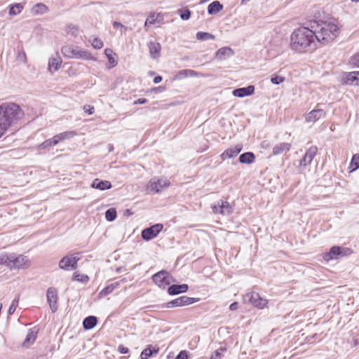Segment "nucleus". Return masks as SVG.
Listing matches in <instances>:
<instances>
[{
  "label": "nucleus",
  "instance_id": "f257e3e1",
  "mask_svg": "<svg viewBox=\"0 0 359 359\" xmlns=\"http://www.w3.org/2000/svg\"><path fill=\"white\" fill-rule=\"evenodd\" d=\"M25 112L21 107L14 102H6L0 105V137L7 130L17 124L24 118Z\"/></svg>",
  "mask_w": 359,
  "mask_h": 359
},
{
  "label": "nucleus",
  "instance_id": "f03ea898",
  "mask_svg": "<svg viewBox=\"0 0 359 359\" xmlns=\"http://www.w3.org/2000/svg\"><path fill=\"white\" fill-rule=\"evenodd\" d=\"M315 31L306 27L295 29L290 36V46L292 50L303 53L316 45Z\"/></svg>",
  "mask_w": 359,
  "mask_h": 359
},
{
  "label": "nucleus",
  "instance_id": "7ed1b4c3",
  "mask_svg": "<svg viewBox=\"0 0 359 359\" xmlns=\"http://www.w3.org/2000/svg\"><path fill=\"white\" fill-rule=\"evenodd\" d=\"M310 27L315 31V39L322 44H328L333 41L339 34L336 24L328 21H311Z\"/></svg>",
  "mask_w": 359,
  "mask_h": 359
},
{
  "label": "nucleus",
  "instance_id": "20e7f679",
  "mask_svg": "<svg viewBox=\"0 0 359 359\" xmlns=\"http://www.w3.org/2000/svg\"><path fill=\"white\" fill-rule=\"evenodd\" d=\"M62 53L65 57L69 58L95 60L94 57L87 50H81L77 46L67 45L62 48Z\"/></svg>",
  "mask_w": 359,
  "mask_h": 359
},
{
  "label": "nucleus",
  "instance_id": "39448f33",
  "mask_svg": "<svg viewBox=\"0 0 359 359\" xmlns=\"http://www.w3.org/2000/svg\"><path fill=\"white\" fill-rule=\"evenodd\" d=\"M29 265V262L27 257L23 255H16L14 253L11 254L10 264L8 268L10 269H19L27 268Z\"/></svg>",
  "mask_w": 359,
  "mask_h": 359
},
{
  "label": "nucleus",
  "instance_id": "423d86ee",
  "mask_svg": "<svg viewBox=\"0 0 359 359\" xmlns=\"http://www.w3.org/2000/svg\"><path fill=\"white\" fill-rule=\"evenodd\" d=\"M152 279L154 282L159 287L163 289H165L166 286L169 285L172 281V277L170 273L165 271L162 270L156 273H155L152 276Z\"/></svg>",
  "mask_w": 359,
  "mask_h": 359
},
{
  "label": "nucleus",
  "instance_id": "0eeeda50",
  "mask_svg": "<svg viewBox=\"0 0 359 359\" xmlns=\"http://www.w3.org/2000/svg\"><path fill=\"white\" fill-rule=\"evenodd\" d=\"M348 248H341L339 246H333L331 248L328 252L323 255V259L329 262L332 259H337L339 257H342L346 255V252H349Z\"/></svg>",
  "mask_w": 359,
  "mask_h": 359
},
{
  "label": "nucleus",
  "instance_id": "6e6552de",
  "mask_svg": "<svg viewBox=\"0 0 359 359\" xmlns=\"http://www.w3.org/2000/svg\"><path fill=\"white\" fill-rule=\"evenodd\" d=\"M79 260V257H76L74 255H69L60 260L59 266L60 269L65 270L76 269L78 267L77 262Z\"/></svg>",
  "mask_w": 359,
  "mask_h": 359
},
{
  "label": "nucleus",
  "instance_id": "1a4fd4ad",
  "mask_svg": "<svg viewBox=\"0 0 359 359\" xmlns=\"http://www.w3.org/2000/svg\"><path fill=\"white\" fill-rule=\"evenodd\" d=\"M163 228V226L161 224H156L149 228H146L142 231V238L144 241H150L156 238L162 231Z\"/></svg>",
  "mask_w": 359,
  "mask_h": 359
},
{
  "label": "nucleus",
  "instance_id": "9d476101",
  "mask_svg": "<svg viewBox=\"0 0 359 359\" xmlns=\"http://www.w3.org/2000/svg\"><path fill=\"white\" fill-rule=\"evenodd\" d=\"M46 299L53 313L57 310L58 296L57 290L54 287H49L46 292Z\"/></svg>",
  "mask_w": 359,
  "mask_h": 359
},
{
  "label": "nucleus",
  "instance_id": "9b49d317",
  "mask_svg": "<svg viewBox=\"0 0 359 359\" xmlns=\"http://www.w3.org/2000/svg\"><path fill=\"white\" fill-rule=\"evenodd\" d=\"M247 297L252 305L258 309H264L268 304V300L261 297L257 292H252L247 294Z\"/></svg>",
  "mask_w": 359,
  "mask_h": 359
},
{
  "label": "nucleus",
  "instance_id": "f8f14e48",
  "mask_svg": "<svg viewBox=\"0 0 359 359\" xmlns=\"http://www.w3.org/2000/svg\"><path fill=\"white\" fill-rule=\"evenodd\" d=\"M169 184V181L165 179L153 178L149 181L148 189L151 191L158 193L161 189L167 187Z\"/></svg>",
  "mask_w": 359,
  "mask_h": 359
},
{
  "label": "nucleus",
  "instance_id": "ddd939ff",
  "mask_svg": "<svg viewBox=\"0 0 359 359\" xmlns=\"http://www.w3.org/2000/svg\"><path fill=\"white\" fill-rule=\"evenodd\" d=\"M195 302L194 298L189 297L187 296L180 297L174 300H172L166 304L167 308H173L177 306H182L185 305H189Z\"/></svg>",
  "mask_w": 359,
  "mask_h": 359
},
{
  "label": "nucleus",
  "instance_id": "4468645a",
  "mask_svg": "<svg viewBox=\"0 0 359 359\" xmlns=\"http://www.w3.org/2000/svg\"><path fill=\"white\" fill-rule=\"evenodd\" d=\"M75 135V133L74 131H67L58 135H55L53 138L46 140V147L47 146H54L56 145L60 141H62L66 139H69Z\"/></svg>",
  "mask_w": 359,
  "mask_h": 359
},
{
  "label": "nucleus",
  "instance_id": "2eb2a0df",
  "mask_svg": "<svg viewBox=\"0 0 359 359\" xmlns=\"http://www.w3.org/2000/svg\"><path fill=\"white\" fill-rule=\"evenodd\" d=\"M318 151V148L316 146L311 147L306 154H304L302 159L300 161L299 166L305 168L308 165L311 164V161H313V158L316 155V153Z\"/></svg>",
  "mask_w": 359,
  "mask_h": 359
},
{
  "label": "nucleus",
  "instance_id": "dca6fc26",
  "mask_svg": "<svg viewBox=\"0 0 359 359\" xmlns=\"http://www.w3.org/2000/svg\"><path fill=\"white\" fill-rule=\"evenodd\" d=\"M325 116V111L323 109H313L308 113L305 116V121L307 123L316 122L321 118Z\"/></svg>",
  "mask_w": 359,
  "mask_h": 359
},
{
  "label": "nucleus",
  "instance_id": "f3484780",
  "mask_svg": "<svg viewBox=\"0 0 359 359\" xmlns=\"http://www.w3.org/2000/svg\"><path fill=\"white\" fill-rule=\"evenodd\" d=\"M150 56L152 59H157L161 55V46L158 42L150 41L148 43Z\"/></svg>",
  "mask_w": 359,
  "mask_h": 359
},
{
  "label": "nucleus",
  "instance_id": "a211bd4d",
  "mask_svg": "<svg viewBox=\"0 0 359 359\" xmlns=\"http://www.w3.org/2000/svg\"><path fill=\"white\" fill-rule=\"evenodd\" d=\"M242 150V146L237 144L235 147H231L225 150L221 155L222 160L226 158H231L236 156Z\"/></svg>",
  "mask_w": 359,
  "mask_h": 359
},
{
  "label": "nucleus",
  "instance_id": "6ab92c4d",
  "mask_svg": "<svg viewBox=\"0 0 359 359\" xmlns=\"http://www.w3.org/2000/svg\"><path fill=\"white\" fill-rule=\"evenodd\" d=\"M255 87L253 86H249L246 88H240L235 89L233 91V95L238 97H243L245 96H249L254 93Z\"/></svg>",
  "mask_w": 359,
  "mask_h": 359
},
{
  "label": "nucleus",
  "instance_id": "aec40b11",
  "mask_svg": "<svg viewBox=\"0 0 359 359\" xmlns=\"http://www.w3.org/2000/svg\"><path fill=\"white\" fill-rule=\"evenodd\" d=\"M233 55V50L229 47H223L219 48L215 53V57L219 60H224L231 57Z\"/></svg>",
  "mask_w": 359,
  "mask_h": 359
},
{
  "label": "nucleus",
  "instance_id": "412c9836",
  "mask_svg": "<svg viewBox=\"0 0 359 359\" xmlns=\"http://www.w3.org/2000/svg\"><path fill=\"white\" fill-rule=\"evenodd\" d=\"M91 187L94 189H97L101 191L109 189L111 188V184L109 181L107 180H101L98 178L95 179L92 184Z\"/></svg>",
  "mask_w": 359,
  "mask_h": 359
},
{
  "label": "nucleus",
  "instance_id": "4be33fe9",
  "mask_svg": "<svg viewBox=\"0 0 359 359\" xmlns=\"http://www.w3.org/2000/svg\"><path fill=\"white\" fill-rule=\"evenodd\" d=\"M189 289L187 284L172 285L168 289V292L170 295H176L180 293L186 292Z\"/></svg>",
  "mask_w": 359,
  "mask_h": 359
},
{
  "label": "nucleus",
  "instance_id": "5701e85b",
  "mask_svg": "<svg viewBox=\"0 0 359 359\" xmlns=\"http://www.w3.org/2000/svg\"><path fill=\"white\" fill-rule=\"evenodd\" d=\"M291 148V144L287 142H280L275 145L273 148L272 154L274 156L280 155L281 154L288 151Z\"/></svg>",
  "mask_w": 359,
  "mask_h": 359
},
{
  "label": "nucleus",
  "instance_id": "b1692460",
  "mask_svg": "<svg viewBox=\"0 0 359 359\" xmlns=\"http://www.w3.org/2000/svg\"><path fill=\"white\" fill-rule=\"evenodd\" d=\"M37 332L38 330L35 327L29 330L22 343V346L24 347H29L34 342L36 338Z\"/></svg>",
  "mask_w": 359,
  "mask_h": 359
},
{
  "label": "nucleus",
  "instance_id": "393cba45",
  "mask_svg": "<svg viewBox=\"0 0 359 359\" xmlns=\"http://www.w3.org/2000/svg\"><path fill=\"white\" fill-rule=\"evenodd\" d=\"M159 351V348L158 346H152L151 345H149L146 348H144L141 354V359H149L154 354H157Z\"/></svg>",
  "mask_w": 359,
  "mask_h": 359
},
{
  "label": "nucleus",
  "instance_id": "a878e982",
  "mask_svg": "<svg viewBox=\"0 0 359 359\" xmlns=\"http://www.w3.org/2000/svg\"><path fill=\"white\" fill-rule=\"evenodd\" d=\"M346 83L351 85H359V72H351L346 74Z\"/></svg>",
  "mask_w": 359,
  "mask_h": 359
},
{
  "label": "nucleus",
  "instance_id": "bb28decb",
  "mask_svg": "<svg viewBox=\"0 0 359 359\" xmlns=\"http://www.w3.org/2000/svg\"><path fill=\"white\" fill-rule=\"evenodd\" d=\"M119 286V282L116 281L113 282L108 285H107L104 288H103L99 293V297H103L110 293H111L116 288Z\"/></svg>",
  "mask_w": 359,
  "mask_h": 359
},
{
  "label": "nucleus",
  "instance_id": "cd10ccee",
  "mask_svg": "<svg viewBox=\"0 0 359 359\" xmlns=\"http://www.w3.org/2000/svg\"><path fill=\"white\" fill-rule=\"evenodd\" d=\"M62 60L59 56L53 57L49 59L48 70L50 72L57 71L60 67Z\"/></svg>",
  "mask_w": 359,
  "mask_h": 359
},
{
  "label": "nucleus",
  "instance_id": "c85d7f7f",
  "mask_svg": "<svg viewBox=\"0 0 359 359\" xmlns=\"http://www.w3.org/2000/svg\"><path fill=\"white\" fill-rule=\"evenodd\" d=\"M97 323L95 316H90L86 317L83 321V326L85 330H90L93 328Z\"/></svg>",
  "mask_w": 359,
  "mask_h": 359
},
{
  "label": "nucleus",
  "instance_id": "c756f323",
  "mask_svg": "<svg viewBox=\"0 0 359 359\" xmlns=\"http://www.w3.org/2000/svg\"><path fill=\"white\" fill-rule=\"evenodd\" d=\"M223 9V5L218 1H212L209 4L208 8V12L210 15H215L221 11Z\"/></svg>",
  "mask_w": 359,
  "mask_h": 359
},
{
  "label": "nucleus",
  "instance_id": "7c9ffc66",
  "mask_svg": "<svg viewBox=\"0 0 359 359\" xmlns=\"http://www.w3.org/2000/svg\"><path fill=\"white\" fill-rule=\"evenodd\" d=\"M255 160V156L252 152H245L239 156V161L241 163L250 164Z\"/></svg>",
  "mask_w": 359,
  "mask_h": 359
},
{
  "label": "nucleus",
  "instance_id": "2f4dec72",
  "mask_svg": "<svg viewBox=\"0 0 359 359\" xmlns=\"http://www.w3.org/2000/svg\"><path fill=\"white\" fill-rule=\"evenodd\" d=\"M220 214L222 215H229L232 208L227 201H220Z\"/></svg>",
  "mask_w": 359,
  "mask_h": 359
},
{
  "label": "nucleus",
  "instance_id": "473e14b6",
  "mask_svg": "<svg viewBox=\"0 0 359 359\" xmlns=\"http://www.w3.org/2000/svg\"><path fill=\"white\" fill-rule=\"evenodd\" d=\"M72 280L82 283H87L89 281V277L86 274L74 272L72 276Z\"/></svg>",
  "mask_w": 359,
  "mask_h": 359
},
{
  "label": "nucleus",
  "instance_id": "72a5a7b5",
  "mask_svg": "<svg viewBox=\"0 0 359 359\" xmlns=\"http://www.w3.org/2000/svg\"><path fill=\"white\" fill-rule=\"evenodd\" d=\"M22 9L23 6L20 3L11 5L9 8V15H16L19 14Z\"/></svg>",
  "mask_w": 359,
  "mask_h": 359
},
{
  "label": "nucleus",
  "instance_id": "f704fd0d",
  "mask_svg": "<svg viewBox=\"0 0 359 359\" xmlns=\"http://www.w3.org/2000/svg\"><path fill=\"white\" fill-rule=\"evenodd\" d=\"M178 76L180 77H196L199 76V73L192 69H184L179 72Z\"/></svg>",
  "mask_w": 359,
  "mask_h": 359
},
{
  "label": "nucleus",
  "instance_id": "c9c22d12",
  "mask_svg": "<svg viewBox=\"0 0 359 359\" xmlns=\"http://www.w3.org/2000/svg\"><path fill=\"white\" fill-rule=\"evenodd\" d=\"M196 39L201 41L215 39V36L208 32H198L196 34Z\"/></svg>",
  "mask_w": 359,
  "mask_h": 359
},
{
  "label": "nucleus",
  "instance_id": "e433bc0d",
  "mask_svg": "<svg viewBox=\"0 0 359 359\" xmlns=\"http://www.w3.org/2000/svg\"><path fill=\"white\" fill-rule=\"evenodd\" d=\"M66 32L73 36H76L79 34V27L73 24L67 25L66 27Z\"/></svg>",
  "mask_w": 359,
  "mask_h": 359
},
{
  "label": "nucleus",
  "instance_id": "4c0bfd02",
  "mask_svg": "<svg viewBox=\"0 0 359 359\" xmlns=\"http://www.w3.org/2000/svg\"><path fill=\"white\" fill-rule=\"evenodd\" d=\"M44 11L45 5L41 3H39L36 4L32 7L31 12L33 15H39L42 14L44 12Z\"/></svg>",
  "mask_w": 359,
  "mask_h": 359
},
{
  "label": "nucleus",
  "instance_id": "58836bf2",
  "mask_svg": "<svg viewBox=\"0 0 359 359\" xmlns=\"http://www.w3.org/2000/svg\"><path fill=\"white\" fill-rule=\"evenodd\" d=\"M162 20V17L159 14L150 13L147 17V20L151 25H154L156 22H159Z\"/></svg>",
  "mask_w": 359,
  "mask_h": 359
},
{
  "label": "nucleus",
  "instance_id": "ea45409f",
  "mask_svg": "<svg viewBox=\"0 0 359 359\" xmlns=\"http://www.w3.org/2000/svg\"><path fill=\"white\" fill-rule=\"evenodd\" d=\"M105 217L107 221L112 222L116 217V210L114 208H109L105 212Z\"/></svg>",
  "mask_w": 359,
  "mask_h": 359
},
{
  "label": "nucleus",
  "instance_id": "a19ab883",
  "mask_svg": "<svg viewBox=\"0 0 359 359\" xmlns=\"http://www.w3.org/2000/svg\"><path fill=\"white\" fill-rule=\"evenodd\" d=\"M11 254L1 253L0 254V265H5L8 267L10 264Z\"/></svg>",
  "mask_w": 359,
  "mask_h": 359
},
{
  "label": "nucleus",
  "instance_id": "79ce46f5",
  "mask_svg": "<svg viewBox=\"0 0 359 359\" xmlns=\"http://www.w3.org/2000/svg\"><path fill=\"white\" fill-rule=\"evenodd\" d=\"M112 50L109 48H107L104 50V53L107 55L108 60L111 65H112L113 67L116 65V62L114 59V57L112 56Z\"/></svg>",
  "mask_w": 359,
  "mask_h": 359
},
{
  "label": "nucleus",
  "instance_id": "37998d69",
  "mask_svg": "<svg viewBox=\"0 0 359 359\" xmlns=\"http://www.w3.org/2000/svg\"><path fill=\"white\" fill-rule=\"evenodd\" d=\"M178 13H180L181 19L183 20H187L190 18L191 11L188 9H180Z\"/></svg>",
  "mask_w": 359,
  "mask_h": 359
},
{
  "label": "nucleus",
  "instance_id": "c03bdc74",
  "mask_svg": "<svg viewBox=\"0 0 359 359\" xmlns=\"http://www.w3.org/2000/svg\"><path fill=\"white\" fill-rule=\"evenodd\" d=\"M18 303H19V297H15L13 300V302H12V303H11V304L9 309H8V312L9 315L13 314L15 312L16 308L18 306Z\"/></svg>",
  "mask_w": 359,
  "mask_h": 359
},
{
  "label": "nucleus",
  "instance_id": "a18cd8bd",
  "mask_svg": "<svg viewBox=\"0 0 359 359\" xmlns=\"http://www.w3.org/2000/svg\"><path fill=\"white\" fill-rule=\"evenodd\" d=\"M349 63L352 66L359 67V52L350 58Z\"/></svg>",
  "mask_w": 359,
  "mask_h": 359
},
{
  "label": "nucleus",
  "instance_id": "49530a36",
  "mask_svg": "<svg viewBox=\"0 0 359 359\" xmlns=\"http://www.w3.org/2000/svg\"><path fill=\"white\" fill-rule=\"evenodd\" d=\"M91 44L96 49H100L103 46L102 41L97 38H93L91 41Z\"/></svg>",
  "mask_w": 359,
  "mask_h": 359
},
{
  "label": "nucleus",
  "instance_id": "de8ad7c7",
  "mask_svg": "<svg viewBox=\"0 0 359 359\" xmlns=\"http://www.w3.org/2000/svg\"><path fill=\"white\" fill-rule=\"evenodd\" d=\"M351 166L354 168V169H357L359 168V155L355 154L353 156L351 162Z\"/></svg>",
  "mask_w": 359,
  "mask_h": 359
},
{
  "label": "nucleus",
  "instance_id": "09e8293b",
  "mask_svg": "<svg viewBox=\"0 0 359 359\" xmlns=\"http://www.w3.org/2000/svg\"><path fill=\"white\" fill-rule=\"evenodd\" d=\"M285 81V78L280 76H275L271 77V81L273 84L278 85Z\"/></svg>",
  "mask_w": 359,
  "mask_h": 359
},
{
  "label": "nucleus",
  "instance_id": "8fccbe9b",
  "mask_svg": "<svg viewBox=\"0 0 359 359\" xmlns=\"http://www.w3.org/2000/svg\"><path fill=\"white\" fill-rule=\"evenodd\" d=\"M188 354L186 351H180L175 359H187Z\"/></svg>",
  "mask_w": 359,
  "mask_h": 359
},
{
  "label": "nucleus",
  "instance_id": "3c124183",
  "mask_svg": "<svg viewBox=\"0 0 359 359\" xmlns=\"http://www.w3.org/2000/svg\"><path fill=\"white\" fill-rule=\"evenodd\" d=\"M220 201L217 202V204H214L212 205V210L215 213L220 214Z\"/></svg>",
  "mask_w": 359,
  "mask_h": 359
},
{
  "label": "nucleus",
  "instance_id": "603ef678",
  "mask_svg": "<svg viewBox=\"0 0 359 359\" xmlns=\"http://www.w3.org/2000/svg\"><path fill=\"white\" fill-rule=\"evenodd\" d=\"M83 109L88 114H93L94 113V111H95L94 107H91L90 105H85L84 107H83Z\"/></svg>",
  "mask_w": 359,
  "mask_h": 359
},
{
  "label": "nucleus",
  "instance_id": "864d4df0",
  "mask_svg": "<svg viewBox=\"0 0 359 359\" xmlns=\"http://www.w3.org/2000/svg\"><path fill=\"white\" fill-rule=\"evenodd\" d=\"M118 351L121 353H123V354L128 353L129 351V350L127 347H125L122 345L119 346Z\"/></svg>",
  "mask_w": 359,
  "mask_h": 359
},
{
  "label": "nucleus",
  "instance_id": "5fc2aeb1",
  "mask_svg": "<svg viewBox=\"0 0 359 359\" xmlns=\"http://www.w3.org/2000/svg\"><path fill=\"white\" fill-rule=\"evenodd\" d=\"M147 102V100L145 99V98H139L137 99V100H135L134 102V104H145Z\"/></svg>",
  "mask_w": 359,
  "mask_h": 359
},
{
  "label": "nucleus",
  "instance_id": "6e6d98bb",
  "mask_svg": "<svg viewBox=\"0 0 359 359\" xmlns=\"http://www.w3.org/2000/svg\"><path fill=\"white\" fill-rule=\"evenodd\" d=\"M210 359H221V353L217 350L214 354L211 356Z\"/></svg>",
  "mask_w": 359,
  "mask_h": 359
},
{
  "label": "nucleus",
  "instance_id": "4d7b16f0",
  "mask_svg": "<svg viewBox=\"0 0 359 359\" xmlns=\"http://www.w3.org/2000/svg\"><path fill=\"white\" fill-rule=\"evenodd\" d=\"M238 304L237 302H233V303L231 304V305L229 306V309L231 311H234L238 309Z\"/></svg>",
  "mask_w": 359,
  "mask_h": 359
},
{
  "label": "nucleus",
  "instance_id": "13d9d810",
  "mask_svg": "<svg viewBox=\"0 0 359 359\" xmlns=\"http://www.w3.org/2000/svg\"><path fill=\"white\" fill-rule=\"evenodd\" d=\"M113 27L114 28H118V27L121 28V27H124V25L119 22L114 21L113 22Z\"/></svg>",
  "mask_w": 359,
  "mask_h": 359
},
{
  "label": "nucleus",
  "instance_id": "bf43d9fd",
  "mask_svg": "<svg viewBox=\"0 0 359 359\" xmlns=\"http://www.w3.org/2000/svg\"><path fill=\"white\" fill-rule=\"evenodd\" d=\"M162 79H163L162 76H156V77L154 79V83H158L161 82Z\"/></svg>",
  "mask_w": 359,
  "mask_h": 359
},
{
  "label": "nucleus",
  "instance_id": "052dcab7",
  "mask_svg": "<svg viewBox=\"0 0 359 359\" xmlns=\"http://www.w3.org/2000/svg\"><path fill=\"white\" fill-rule=\"evenodd\" d=\"M151 25L149 22H148V21L146 20L145 22H144V29L146 31H148L149 29V25Z\"/></svg>",
  "mask_w": 359,
  "mask_h": 359
},
{
  "label": "nucleus",
  "instance_id": "680f3d73",
  "mask_svg": "<svg viewBox=\"0 0 359 359\" xmlns=\"http://www.w3.org/2000/svg\"><path fill=\"white\" fill-rule=\"evenodd\" d=\"M122 29H124L125 31H126V30H128V27H126V26H124V27H121V34L123 33Z\"/></svg>",
  "mask_w": 359,
  "mask_h": 359
},
{
  "label": "nucleus",
  "instance_id": "e2e57ef3",
  "mask_svg": "<svg viewBox=\"0 0 359 359\" xmlns=\"http://www.w3.org/2000/svg\"><path fill=\"white\" fill-rule=\"evenodd\" d=\"M149 74L150 75H154V72H150Z\"/></svg>",
  "mask_w": 359,
  "mask_h": 359
},
{
  "label": "nucleus",
  "instance_id": "0e129e2a",
  "mask_svg": "<svg viewBox=\"0 0 359 359\" xmlns=\"http://www.w3.org/2000/svg\"><path fill=\"white\" fill-rule=\"evenodd\" d=\"M126 212H127L128 215H130V214H131L129 210H126Z\"/></svg>",
  "mask_w": 359,
  "mask_h": 359
},
{
  "label": "nucleus",
  "instance_id": "69168bd1",
  "mask_svg": "<svg viewBox=\"0 0 359 359\" xmlns=\"http://www.w3.org/2000/svg\"><path fill=\"white\" fill-rule=\"evenodd\" d=\"M353 2H358L359 0H351Z\"/></svg>",
  "mask_w": 359,
  "mask_h": 359
}]
</instances>
